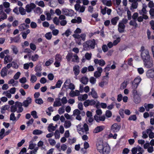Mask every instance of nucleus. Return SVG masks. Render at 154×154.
I'll return each instance as SVG.
<instances>
[{"mask_svg": "<svg viewBox=\"0 0 154 154\" xmlns=\"http://www.w3.org/2000/svg\"><path fill=\"white\" fill-rule=\"evenodd\" d=\"M16 103H15L14 105H13L11 106V110L12 112H15L16 111L17 112V109L16 106Z\"/></svg>", "mask_w": 154, "mask_h": 154, "instance_id": "603ef678", "label": "nucleus"}, {"mask_svg": "<svg viewBox=\"0 0 154 154\" xmlns=\"http://www.w3.org/2000/svg\"><path fill=\"white\" fill-rule=\"evenodd\" d=\"M106 116L108 118L112 116V113L110 111L107 110L105 113Z\"/></svg>", "mask_w": 154, "mask_h": 154, "instance_id": "69168bd1", "label": "nucleus"}, {"mask_svg": "<svg viewBox=\"0 0 154 154\" xmlns=\"http://www.w3.org/2000/svg\"><path fill=\"white\" fill-rule=\"evenodd\" d=\"M21 73L20 72H17L14 76V79L15 80L18 79L20 76Z\"/></svg>", "mask_w": 154, "mask_h": 154, "instance_id": "338daca9", "label": "nucleus"}, {"mask_svg": "<svg viewBox=\"0 0 154 154\" xmlns=\"http://www.w3.org/2000/svg\"><path fill=\"white\" fill-rule=\"evenodd\" d=\"M140 96V94H138L134 96V102L136 103H138L141 100Z\"/></svg>", "mask_w": 154, "mask_h": 154, "instance_id": "e433bc0d", "label": "nucleus"}, {"mask_svg": "<svg viewBox=\"0 0 154 154\" xmlns=\"http://www.w3.org/2000/svg\"><path fill=\"white\" fill-rule=\"evenodd\" d=\"M80 111L78 109H75L73 112V115L74 116L80 115Z\"/></svg>", "mask_w": 154, "mask_h": 154, "instance_id": "bf43d9fd", "label": "nucleus"}, {"mask_svg": "<svg viewBox=\"0 0 154 154\" xmlns=\"http://www.w3.org/2000/svg\"><path fill=\"white\" fill-rule=\"evenodd\" d=\"M29 27V26L27 24L23 23L21 24L19 26V30L20 31L26 29Z\"/></svg>", "mask_w": 154, "mask_h": 154, "instance_id": "aec40b11", "label": "nucleus"}, {"mask_svg": "<svg viewBox=\"0 0 154 154\" xmlns=\"http://www.w3.org/2000/svg\"><path fill=\"white\" fill-rule=\"evenodd\" d=\"M31 115L35 119L38 118V117L37 115V112L35 111H33L31 112Z\"/></svg>", "mask_w": 154, "mask_h": 154, "instance_id": "e2e57ef3", "label": "nucleus"}, {"mask_svg": "<svg viewBox=\"0 0 154 154\" xmlns=\"http://www.w3.org/2000/svg\"><path fill=\"white\" fill-rule=\"evenodd\" d=\"M72 61L75 62H79V59L78 56L76 54H74L72 58Z\"/></svg>", "mask_w": 154, "mask_h": 154, "instance_id": "79ce46f5", "label": "nucleus"}, {"mask_svg": "<svg viewBox=\"0 0 154 154\" xmlns=\"http://www.w3.org/2000/svg\"><path fill=\"white\" fill-rule=\"evenodd\" d=\"M103 72L102 68L99 66L97 68V70L95 71L94 73V76L96 78H98L101 75V73Z\"/></svg>", "mask_w": 154, "mask_h": 154, "instance_id": "1a4fd4ad", "label": "nucleus"}, {"mask_svg": "<svg viewBox=\"0 0 154 154\" xmlns=\"http://www.w3.org/2000/svg\"><path fill=\"white\" fill-rule=\"evenodd\" d=\"M35 4L38 6L43 8L45 6V3L43 1H40L39 2L36 1L35 2Z\"/></svg>", "mask_w": 154, "mask_h": 154, "instance_id": "ea45409f", "label": "nucleus"}, {"mask_svg": "<svg viewBox=\"0 0 154 154\" xmlns=\"http://www.w3.org/2000/svg\"><path fill=\"white\" fill-rule=\"evenodd\" d=\"M108 83V80L107 79L104 80H103L100 82L99 83V85L101 88H103L105 85H107Z\"/></svg>", "mask_w": 154, "mask_h": 154, "instance_id": "2f4dec72", "label": "nucleus"}, {"mask_svg": "<svg viewBox=\"0 0 154 154\" xmlns=\"http://www.w3.org/2000/svg\"><path fill=\"white\" fill-rule=\"evenodd\" d=\"M79 91L77 90H75V91H71L69 93V95L72 97L75 96H77L79 95Z\"/></svg>", "mask_w": 154, "mask_h": 154, "instance_id": "393cba45", "label": "nucleus"}, {"mask_svg": "<svg viewBox=\"0 0 154 154\" xmlns=\"http://www.w3.org/2000/svg\"><path fill=\"white\" fill-rule=\"evenodd\" d=\"M77 3L75 5L74 7L75 10L79 12H83L85 9V7L83 6H81L80 4L81 3L80 0H76Z\"/></svg>", "mask_w": 154, "mask_h": 154, "instance_id": "f03ea898", "label": "nucleus"}, {"mask_svg": "<svg viewBox=\"0 0 154 154\" xmlns=\"http://www.w3.org/2000/svg\"><path fill=\"white\" fill-rule=\"evenodd\" d=\"M44 145V142L42 141H40L38 143L37 145L38 147H41V148L42 149H45V147H43V146Z\"/></svg>", "mask_w": 154, "mask_h": 154, "instance_id": "09e8293b", "label": "nucleus"}, {"mask_svg": "<svg viewBox=\"0 0 154 154\" xmlns=\"http://www.w3.org/2000/svg\"><path fill=\"white\" fill-rule=\"evenodd\" d=\"M71 31H70V29H67L65 32L63 33L62 34V35H66L67 37L69 36V35L71 34Z\"/></svg>", "mask_w": 154, "mask_h": 154, "instance_id": "de8ad7c7", "label": "nucleus"}, {"mask_svg": "<svg viewBox=\"0 0 154 154\" xmlns=\"http://www.w3.org/2000/svg\"><path fill=\"white\" fill-rule=\"evenodd\" d=\"M43 131L40 130L35 129L33 131L32 133L34 135H40L42 134Z\"/></svg>", "mask_w": 154, "mask_h": 154, "instance_id": "c03bdc74", "label": "nucleus"}, {"mask_svg": "<svg viewBox=\"0 0 154 154\" xmlns=\"http://www.w3.org/2000/svg\"><path fill=\"white\" fill-rule=\"evenodd\" d=\"M15 103L17 108H18L17 111V112L19 113L22 112L23 110V108L22 107V103L19 102H15Z\"/></svg>", "mask_w": 154, "mask_h": 154, "instance_id": "4468645a", "label": "nucleus"}, {"mask_svg": "<svg viewBox=\"0 0 154 154\" xmlns=\"http://www.w3.org/2000/svg\"><path fill=\"white\" fill-rule=\"evenodd\" d=\"M31 99L30 97H28L22 103L23 106L25 107H27L31 103Z\"/></svg>", "mask_w": 154, "mask_h": 154, "instance_id": "dca6fc26", "label": "nucleus"}, {"mask_svg": "<svg viewBox=\"0 0 154 154\" xmlns=\"http://www.w3.org/2000/svg\"><path fill=\"white\" fill-rule=\"evenodd\" d=\"M54 135H55V138L56 139H58L60 138V135L59 131L58 130H56Z\"/></svg>", "mask_w": 154, "mask_h": 154, "instance_id": "3c124183", "label": "nucleus"}, {"mask_svg": "<svg viewBox=\"0 0 154 154\" xmlns=\"http://www.w3.org/2000/svg\"><path fill=\"white\" fill-rule=\"evenodd\" d=\"M121 127L117 123H114L111 127V131L114 132H117L119 131Z\"/></svg>", "mask_w": 154, "mask_h": 154, "instance_id": "9d476101", "label": "nucleus"}, {"mask_svg": "<svg viewBox=\"0 0 154 154\" xmlns=\"http://www.w3.org/2000/svg\"><path fill=\"white\" fill-rule=\"evenodd\" d=\"M88 80V79L85 76L82 77L80 79V82L84 85H86L87 84Z\"/></svg>", "mask_w": 154, "mask_h": 154, "instance_id": "b1692460", "label": "nucleus"}, {"mask_svg": "<svg viewBox=\"0 0 154 154\" xmlns=\"http://www.w3.org/2000/svg\"><path fill=\"white\" fill-rule=\"evenodd\" d=\"M96 101L93 100H87L84 103V105L85 107H87L89 105L92 106L94 105L96 103Z\"/></svg>", "mask_w": 154, "mask_h": 154, "instance_id": "9b49d317", "label": "nucleus"}, {"mask_svg": "<svg viewBox=\"0 0 154 154\" xmlns=\"http://www.w3.org/2000/svg\"><path fill=\"white\" fill-rule=\"evenodd\" d=\"M125 26L122 22H119L118 25V30L119 32L122 33L124 32Z\"/></svg>", "mask_w": 154, "mask_h": 154, "instance_id": "f3484780", "label": "nucleus"}, {"mask_svg": "<svg viewBox=\"0 0 154 154\" xmlns=\"http://www.w3.org/2000/svg\"><path fill=\"white\" fill-rule=\"evenodd\" d=\"M55 130V128L53 126V123H51L49 124L48 127V130L49 132H52Z\"/></svg>", "mask_w": 154, "mask_h": 154, "instance_id": "f704fd0d", "label": "nucleus"}, {"mask_svg": "<svg viewBox=\"0 0 154 154\" xmlns=\"http://www.w3.org/2000/svg\"><path fill=\"white\" fill-rule=\"evenodd\" d=\"M80 67L78 65H76L73 66V71L74 75L75 76L78 75L80 72Z\"/></svg>", "mask_w": 154, "mask_h": 154, "instance_id": "6ab92c4d", "label": "nucleus"}, {"mask_svg": "<svg viewBox=\"0 0 154 154\" xmlns=\"http://www.w3.org/2000/svg\"><path fill=\"white\" fill-rule=\"evenodd\" d=\"M19 10L20 13L22 15H24L26 14V10L23 8L20 7L19 8Z\"/></svg>", "mask_w": 154, "mask_h": 154, "instance_id": "a18cd8bd", "label": "nucleus"}, {"mask_svg": "<svg viewBox=\"0 0 154 154\" xmlns=\"http://www.w3.org/2000/svg\"><path fill=\"white\" fill-rule=\"evenodd\" d=\"M61 103L63 104H65L68 102V100L66 99V98L65 97H63L61 100Z\"/></svg>", "mask_w": 154, "mask_h": 154, "instance_id": "774afa93", "label": "nucleus"}, {"mask_svg": "<svg viewBox=\"0 0 154 154\" xmlns=\"http://www.w3.org/2000/svg\"><path fill=\"white\" fill-rule=\"evenodd\" d=\"M89 81L92 85H94L96 83V79L94 77H91L89 79Z\"/></svg>", "mask_w": 154, "mask_h": 154, "instance_id": "49530a36", "label": "nucleus"}, {"mask_svg": "<svg viewBox=\"0 0 154 154\" xmlns=\"http://www.w3.org/2000/svg\"><path fill=\"white\" fill-rule=\"evenodd\" d=\"M136 21L137 20H131L129 23L130 25L134 26H137V24L136 22Z\"/></svg>", "mask_w": 154, "mask_h": 154, "instance_id": "4d7b16f0", "label": "nucleus"}, {"mask_svg": "<svg viewBox=\"0 0 154 154\" xmlns=\"http://www.w3.org/2000/svg\"><path fill=\"white\" fill-rule=\"evenodd\" d=\"M7 15L3 11H0V22L7 19Z\"/></svg>", "mask_w": 154, "mask_h": 154, "instance_id": "a211bd4d", "label": "nucleus"}, {"mask_svg": "<svg viewBox=\"0 0 154 154\" xmlns=\"http://www.w3.org/2000/svg\"><path fill=\"white\" fill-rule=\"evenodd\" d=\"M88 97V95L87 94L81 95L78 97L79 100L81 101L86 100Z\"/></svg>", "mask_w": 154, "mask_h": 154, "instance_id": "4c0bfd02", "label": "nucleus"}, {"mask_svg": "<svg viewBox=\"0 0 154 154\" xmlns=\"http://www.w3.org/2000/svg\"><path fill=\"white\" fill-rule=\"evenodd\" d=\"M71 125V122L70 121L68 120L65 121L64 126L65 128H69L70 127Z\"/></svg>", "mask_w": 154, "mask_h": 154, "instance_id": "c9c22d12", "label": "nucleus"}, {"mask_svg": "<svg viewBox=\"0 0 154 154\" xmlns=\"http://www.w3.org/2000/svg\"><path fill=\"white\" fill-rule=\"evenodd\" d=\"M141 52V56L143 61L149 60L150 58L149 50L145 49L144 46H142L140 51Z\"/></svg>", "mask_w": 154, "mask_h": 154, "instance_id": "f257e3e1", "label": "nucleus"}, {"mask_svg": "<svg viewBox=\"0 0 154 154\" xmlns=\"http://www.w3.org/2000/svg\"><path fill=\"white\" fill-rule=\"evenodd\" d=\"M76 127L77 130L79 133H80L79 131H82L83 132L84 130L85 132H86L88 131L89 130L88 126L86 123H85L83 126H82V124H79L76 126Z\"/></svg>", "mask_w": 154, "mask_h": 154, "instance_id": "20e7f679", "label": "nucleus"}, {"mask_svg": "<svg viewBox=\"0 0 154 154\" xmlns=\"http://www.w3.org/2000/svg\"><path fill=\"white\" fill-rule=\"evenodd\" d=\"M83 49L85 51H88L91 49V48L89 46L88 43H87V41L83 44Z\"/></svg>", "mask_w": 154, "mask_h": 154, "instance_id": "72a5a7b5", "label": "nucleus"}, {"mask_svg": "<svg viewBox=\"0 0 154 154\" xmlns=\"http://www.w3.org/2000/svg\"><path fill=\"white\" fill-rule=\"evenodd\" d=\"M145 66L147 68L152 67L153 66V61L150 58L149 60L143 61Z\"/></svg>", "mask_w": 154, "mask_h": 154, "instance_id": "6e6552de", "label": "nucleus"}, {"mask_svg": "<svg viewBox=\"0 0 154 154\" xmlns=\"http://www.w3.org/2000/svg\"><path fill=\"white\" fill-rule=\"evenodd\" d=\"M8 69L6 67H5L3 68L0 74L1 76L2 77H4L7 75Z\"/></svg>", "mask_w": 154, "mask_h": 154, "instance_id": "bb28decb", "label": "nucleus"}, {"mask_svg": "<svg viewBox=\"0 0 154 154\" xmlns=\"http://www.w3.org/2000/svg\"><path fill=\"white\" fill-rule=\"evenodd\" d=\"M94 62L95 64H99V66H103L106 64L105 62L102 59L98 60L95 59L94 60Z\"/></svg>", "mask_w": 154, "mask_h": 154, "instance_id": "f8f14e48", "label": "nucleus"}, {"mask_svg": "<svg viewBox=\"0 0 154 154\" xmlns=\"http://www.w3.org/2000/svg\"><path fill=\"white\" fill-rule=\"evenodd\" d=\"M34 12L36 14H41L42 13L41 8L39 7H37L34 10Z\"/></svg>", "mask_w": 154, "mask_h": 154, "instance_id": "052dcab7", "label": "nucleus"}, {"mask_svg": "<svg viewBox=\"0 0 154 154\" xmlns=\"http://www.w3.org/2000/svg\"><path fill=\"white\" fill-rule=\"evenodd\" d=\"M119 20V17H116L113 18L111 20V22L112 23L113 25H116L117 22Z\"/></svg>", "mask_w": 154, "mask_h": 154, "instance_id": "58836bf2", "label": "nucleus"}, {"mask_svg": "<svg viewBox=\"0 0 154 154\" xmlns=\"http://www.w3.org/2000/svg\"><path fill=\"white\" fill-rule=\"evenodd\" d=\"M88 95H91L94 98H97L98 97L97 93L94 88L91 89V91L88 93Z\"/></svg>", "mask_w": 154, "mask_h": 154, "instance_id": "4be33fe9", "label": "nucleus"}, {"mask_svg": "<svg viewBox=\"0 0 154 154\" xmlns=\"http://www.w3.org/2000/svg\"><path fill=\"white\" fill-rule=\"evenodd\" d=\"M103 4L107 6H110L112 5V1L111 0H102Z\"/></svg>", "mask_w": 154, "mask_h": 154, "instance_id": "473e14b6", "label": "nucleus"}, {"mask_svg": "<svg viewBox=\"0 0 154 154\" xmlns=\"http://www.w3.org/2000/svg\"><path fill=\"white\" fill-rule=\"evenodd\" d=\"M104 128V126L103 125L97 127L94 130L95 133H97L102 131Z\"/></svg>", "mask_w": 154, "mask_h": 154, "instance_id": "a878e982", "label": "nucleus"}, {"mask_svg": "<svg viewBox=\"0 0 154 154\" xmlns=\"http://www.w3.org/2000/svg\"><path fill=\"white\" fill-rule=\"evenodd\" d=\"M53 62V59L51 58L48 60L45 63V65L48 66L52 63Z\"/></svg>", "mask_w": 154, "mask_h": 154, "instance_id": "13d9d810", "label": "nucleus"}, {"mask_svg": "<svg viewBox=\"0 0 154 154\" xmlns=\"http://www.w3.org/2000/svg\"><path fill=\"white\" fill-rule=\"evenodd\" d=\"M60 101L61 99L60 98H56L54 103L53 106L54 107H57L61 106L62 103Z\"/></svg>", "mask_w": 154, "mask_h": 154, "instance_id": "412c9836", "label": "nucleus"}, {"mask_svg": "<svg viewBox=\"0 0 154 154\" xmlns=\"http://www.w3.org/2000/svg\"><path fill=\"white\" fill-rule=\"evenodd\" d=\"M149 13L151 19L154 18V8H151L149 11Z\"/></svg>", "mask_w": 154, "mask_h": 154, "instance_id": "8fccbe9b", "label": "nucleus"}, {"mask_svg": "<svg viewBox=\"0 0 154 154\" xmlns=\"http://www.w3.org/2000/svg\"><path fill=\"white\" fill-rule=\"evenodd\" d=\"M11 48L13 51V52L15 54H17L18 52V50L16 46L14 45H12L11 46Z\"/></svg>", "mask_w": 154, "mask_h": 154, "instance_id": "37998d69", "label": "nucleus"}, {"mask_svg": "<svg viewBox=\"0 0 154 154\" xmlns=\"http://www.w3.org/2000/svg\"><path fill=\"white\" fill-rule=\"evenodd\" d=\"M132 3L131 6L130 7V9L132 10V9H136L137 8L138 5V2L134 1L133 2H130Z\"/></svg>", "mask_w": 154, "mask_h": 154, "instance_id": "7c9ffc66", "label": "nucleus"}, {"mask_svg": "<svg viewBox=\"0 0 154 154\" xmlns=\"http://www.w3.org/2000/svg\"><path fill=\"white\" fill-rule=\"evenodd\" d=\"M91 48V49H93L95 48V45H96L95 41L94 39L91 40H89L87 41Z\"/></svg>", "mask_w": 154, "mask_h": 154, "instance_id": "5701e85b", "label": "nucleus"}, {"mask_svg": "<svg viewBox=\"0 0 154 154\" xmlns=\"http://www.w3.org/2000/svg\"><path fill=\"white\" fill-rule=\"evenodd\" d=\"M62 13L68 16H71L72 14L73 13V11L72 10L63 8L62 10Z\"/></svg>", "mask_w": 154, "mask_h": 154, "instance_id": "ddd939ff", "label": "nucleus"}, {"mask_svg": "<svg viewBox=\"0 0 154 154\" xmlns=\"http://www.w3.org/2000/svg\"><path fill=\"white\" fill-rule=\"evenodd\" d=\"M146 133L148 134L150 138L152 139L154 138V133L150 129H147L146 130Z\"/></svg>", "mask_w": 154, "mask_h": 154, "instance_id": "c85d7f7f", "label": "nucleus"}, {"mask_svg": "<svg viewBox=\"0 0 154 154\" xmlns=\"http://www.w3.org/2000/svg\"><path fill=\"white\" fill-rule=\"evenodd\" d=\"M55 59L56 61L60 62L62 59V57L60 55L57 54L55 56Z\"/></svg>", "mask_w": 154, "mask_h": 154, "instance_id": "864d4df0", "label": "nucleus"}, {"mask_svg": "<svg viewBox=\"0 0 154 154\" xmlns=\"http://www.w3.org/2000/svg\"><path fill=\"white\" fill-rule=\"evenodd\" d=\"M92 56V54L91 53H86L85 55V58L88 60H89L91 58Z\"/></svg>", "mask_w": 154, "mask_h": 154, "instance_id": "6e6d98bb", "label": "nucleus"}, {"mask_svg": "<svg viewBox=\"0 0 154 154\" xmlns=\"http://www.w3.org/2000/svg\"><path fill=\"white\" fill-rule=\"evenodd\" d=\"M36 6L35 4L33 3H31L28 4L25 7L26 11L27 12L29 13L35 8Z\"/></svg>", "mask_w": 154, "mask_h": 154, "instance_id": "423d86ee", "label": "nucleus"}, {"mask_svg": "<svg viewBox=\"0 0 154 154\" xmlns=\"http://www.w3.org/2000/svg\"><path fill=\"white\" fill-rule=\"evenodd\" d=\"M12 58L9 55H7L4 58V64H6L9 62L12 61Z\"/></svg>", "mask_w": 154, "mask_h": 154, "instance_id": "cd10ccee", "label": "nucleus"}, {"mask_svg": "<svg viewBox=\"0 0 154 154\" xmlns=\"http://www.w3.org/2000/svg\"><path fill=\"white\" fill-rule=\"evenodd\" d=\"M148 6L151 8H154V3L152 1H149L148 4Z\"/></svg>", "mask_w": 154, "mask_h": 154, "instance_id": "0e129e2a", "label": "nucleus"}, {"mask_svg": "<svg viewBox=\"0 0 154 154\" xmlns=\"http://www.w3.org/2000/svg\"><path fill=\"white\" fill-rule=\"evenodd\" d=\"M146 75L148 77L152 78L154 77V70L150 69L148 71Z\"/></svg>", "mask_w": 154, "mask_h": 154, "instance_id": "c756f323", "label": "nucleus"}, {"mask_svg": "<svg viewBox=\"0 0 154 154\" xmlns=\"http://www.w3.org/2000/svg\"><path fill=\"white\" fill-rule=\"evenodd\" d=\"M104 144L102 140L98 139L96 144L97 149L99 152L101 153L104 147Z\"/></svg>", "mask_w": 154, "mask_h": 154, "instance_id": "39448f33", "label": "nucleus"}, {"mask_svg": "<svg viewBox=\"0 0 154 154\" xmlns=\"http://www.w3.org/2000/svg\"><path fill=\"white\" fill-rule=\"evenodd\" d=\"M110 151V148L108 144H104V147L101 153L102 154H109Z\"/></svg>", "mask_w": 154, "mask_h": 154, "instance_id": "0eeeda50", "label": "nucleus"}, {"mask_svg": "<svg viewBox=\"0 0 154 154\" xmlns=\"http://www.w3.org/2000/svg\"><path fill=\"white\" fill-rule=\"evenodd\" d=\"M94 118L97 122H99L100 121H104L105 119V117L104 116H98L95 115L94 116Z\"/></svg>", "mask_w": 154, "mask_h": 154, "instance_id": "2eb2a0df", "label": "nucleus"}, {"mask_svg": "<svg viewBox=\"0 0 154 154\" xmlns=\"http://www.w3.org/2000/svg\"><path fill=\"white\" fill-rule=\"evenodd\" d=\"M37 80L36 76L34 75H31V78L30 81L32 83H34L36 82Z\"/></svg>", "mask_w": 154, "mask_h": 154, "instance_id": "a19ab883", "label": "nucleus"}, {"mask_svg": "<svg viewBox=\"0 0 154 154\" xmlns=\"http://www.w3.org/2000/svg\"><path fill=\"white\" fill-rule=\"evenodd\" d=\"M48 141L50 144L52 146H54L56 143L55 141L54 140L51 138L48 139Z\"/></svg>", "mask_w": 154, "mask_h": 154, "instance_id": "680f3d73", "label": "nucleus"}, {"mask_svg": "<svg viewBox=\"0 0 154 154\" xmlns=\"http://www.w3.org/2000/svg\"><path fill=\"white\" fill-rule=\"evenodd\" d=\"M36 146V144L33 143L32 141H30L29 149H33L31 151V154H35L37 152V150H38V147L35 146Z\"/></svg>", "mask_w": 154, "mask_h": 154, "instance_id": "7ed1b4c3", "label": "nucleus"}, {"mask_svg": "<svg viewBox=\"0 0 154 154\" xmlns=\"http://www.w3.org/2000/svg\"><path fill=\"white\" fill-rule=\"evenodd\" d=\"M45 37L48 40H50L52 37V34L51 32L46 33L45 35Z\"/></svg>", "mask_w": 154, "mask_h": 154, "instance_id": "5fc2aeb1", "label": "nucleus"}]
</instances>
